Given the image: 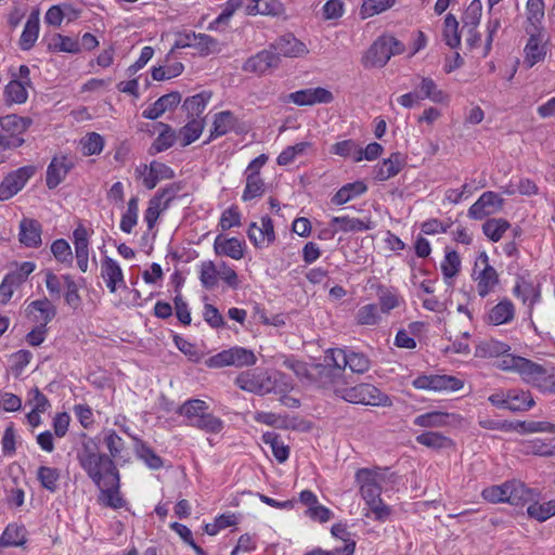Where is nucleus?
Returning a JSON list of instances; mask_svg holds the SVG:
<instances>
[{
  "mask_svg": "<svg viewBox=\"0 0 555 555\" xmlns=\"http://www.w3.org/2000/svg\"><path fill=\"white\" fill-rule=\"evenodd\" d=\"M79 466L96 487L105 483L116 485L119 481V473L114 461L99 449L93 438H85L76 451Z\"/></svg>",
  "mask_w": 555,
  "mask_h": 555,
  "instance_id": "nucleus-1",
  "label": "nucleus"
},
{
  "mask_svg": "<svg viewBox=\"0 0 555 555\" xmlns=\"http://www.w3.org/2000/svg\"><path fill=\"white\" fill-rule=\"evenodd\" d=\"M384 479L385 474L380 469L361 468L356 473L361 495L377 520H384L390 515V508L380 499V482Z\"/></svg>",
  "mask_w": 555,
  "mask_h": 555,
  "instance_id": "nucleus-2",
  "label": "nucleus"
},
{
  "mask_svg": "<svg viewBox=\"0 0 555 555\" xmlns=\"http://www.w3.org/2000/svg\"><path fill=\"white\" fill-rule=\"evenodd\" d=\"M335 395L347 402L374 406H390V398L372 384H359L350 388H335Z\"/></svg>",
  "mask_w": 555,
  "mask_h": 555,
  "instance_id": "nucleus-3",
  "label": "nucleus"
},
{
  "mask_svg": "<svg viewBox=\"0 0 555 555\" xmlns=\"http://www.w3.org/2000/svg\"><path fill=\"white\" fill-rule=\"evenodd\" d=\"M179 412L188 418L192 426L211 433L221 430L222 425L220 420L208 413V405L203 400H189L180 406Z\"/></svg>",
  "mask_w": 555,
  "mask_h": 555,
  "instance_id": "nucleus-4",
  "label": "nucleus"
},
{
  "mask_svg": "<svg viewBox=\"0 0 555 555\" xmlns=\"http://www.w3.org/2000/svg\"><path fill=\"white\" fill-rule=\"evenodd\" d=\"M312 370L314 371L313 386L322 388L332 387L334 391L335 388H339L338 385L343 377V370L337 357L334 354V349H328L324 357V362L314 364Z\"/></svg>",
  "mask_w": 555,
  "mask_h": 555,
  "instance_id": "nucleus-5",
  "label": "nucleus"
},
{
  "mask_svg": "<svg viewBox=\"0 0 555 555\" xmlns=\"http://www.w3.org/2000/svg\"><path fill=\"white\" fill-rule=\"evenodd\" d=\"M31 125V119L22 117L15 114L7 115L0 118V128L3 131L1 134L5 141H10L11 146H21L24 143L22 134Z\"/></svg>",
  "mask_w": 555,
  "mask_h": 555,
  "instance_id": "nucleus-6",
  "label": "nucleus"
},
{
  "mask_svg": "<svg viewBox=\"0 0 555 555\" xmlns=\"http://www.w3.org/2000/svg\"><path fill=\"white\" fill-rule=\"evenodd\" d=\"M135 175L141 179L142 184L149 189H154L162 180L171 179L173 171L167 165L159 162H152L151 164H141L135 168Z\"/></svg>",
  "mask_w": 555,
  "mask_h": 555,
  "instance_id": "nucleus-7",
  "label": "nucleus"
},
{
  "mask_svg": "<svg viewBox=\"0 0 555 555\" xmlns=\"http://www.w3.org/2000/svg\"><path fill=\"white\" fill-rule=\"evenodd\" d=\"M504 199L495 192H485L468 209V217L481 220L490 215L500 211Z\"/></svg>",
  "mask_w": 555,
  "mask_h": 555,
  "instance_id": "nucleus-8",
  "label": "nucleus"
},
{
  "mask_svg": "<svg viewBox=\"0 0 555 555\" xmlns=\"http://www.w3.org/2000/svg\"><path fill=\"white\" fill-rule=\"evenodd\" d=\"M33 175V167H21L10 172L0 183V201L10 199L17 194Z\"/></svg>",
  "mask_w": 555,
  "mask_h": 555,
  "instance_id": "nucleus-9",
  "label": "nucleus"
},
{
  "mask_svg": "<svg viewBox=\"0 0 555 555\" xmlns=\"http://www.w3.org/2000/svg\"><path fill=\"white\" fill-rule=\"evenodd\" d=\"M25 318L38 325L47 326L56 314L55 307L46 297L25 302L24 307Z\"/></svg>",
  "mask_w": 555,
  "mask_h": 555,
  "instance_id": "nucleus-10",
  "label": "nucleus"
},
{
  "mask_svg": "<svg viewBox=\"0 0 555 555\" xmlns=\"http://www.w3.org/2000/svg\"><path fill=\"white\" fill-rule=\"evenodd\" d=\"M413 386L418 389H429L435 391H455L463 387V382L456 377L448 375H423L413 380Z\"/></svg>",
  "mask_w": 555,
  "mask_h": 555,
  "instance_id": "nucleus-11",
  "label": "nucleus"
},
{
  "mask_svg": "<svg viewBox=\"0 0 555 555\" xmlns=\"http://www.w3.org/2000/svg\"><path fill=\"white\" fill-rule=\"evenodd\" d=\"M101 278L111 293L126 287V281L120 264L113 258L105 256L101 260Z\"/></svg>",
  "mask_w": 555,
  "mask_h": 555,
  "instance_id": "nucleus-12",
  "label": "nucleus"
},
{
  "mask_svg": "<svg viewBox=\"0 0 555 555\" xmlns=\"http://www.w3.org/2000/svg\"><path fill=\"white\" fill-rule=\"evenodd\" d=\"M275 388L269 372L261 367L245 371V391L264 395Z\"/></svg>",
  "mask_w": 555,
  "mask_h": 555,
  "instance_id": "nucleus-13",
  "label": "nucleus"
},
{
  "mask_svg": "<svg viewBox=\"0 0 555 555\" xmlns=\"http://www.w3.org/2000/svg\"><path fill=\"white\" fill-rule=\"evenodd\" d=\"M270 48L275 53L286 57H301L309 53L306 44L297 39L293 34H284L276 38L270 44Z\"/></svg>",
  "mask_w": 555,
  "mask_h": 555,
  "instance_id": "nucleus-14",
  "label": "nucleus"
},
{
  "mask_svg": "<svg viewBox=\"0 0 555 555\" xmlns=\"http://www.w3.org/2000/svg\"><path fill=\"white\" fill-rule=\"evenodd\" d=\"M480 264L483 266L482 270L479 272L476 278L477 281V291L480 297H486L490 292L493 291L495 285L499 283V274L496 270L489 264V258L486 253H481L478 260L475 263V267Z\"/></svg>",
  "mask_w": 555,
  "mask_h": 555,
  "instance_id": "nucleus-15",
  "label": "nucleus"
},
{
  "mask_svg": "<svg viewBox=\"0 0 555 555\" xmlns=\"http://www.w3.org/2000/svg\"><path fill=\"white\" fill-rule=\"evenodd\" d=\"M281 62V57L278 53L269 50H262L258 52L256 55L249 57L245 62V70H249L257 75H264L270 73L272 69L279 67Z\"/></svg>",
  "mask_w": 555,
  "mask_h": 555,
  "instance_id": "nucleus-16",
  "label": "nucleus"
},
{
  "mask_svg": "<svg viewBox=\"0 0 555 555\" xmlns=\"http://www.w3.org/2000/svg\"><path fill=\"white\" fill-rule=\"evenodd\" d=\"M333 99V93L322 87L302 89L288 95L289 102L299 106L314 105L319 103L327 104L331 103Z\"/></svg>",
  "mask_w": 555,
  "mask_h": 555,
  "instance_id": "nucleus-17",
  "label": "nucleus"
},
{
  "mask_svg": "<svg viewBox=\"0 0 555 555\" xmlns=\"http://www.w3.org/2000/svg\"><path fill=\"white\" fill-rule=\"evenodd\" d=\"M247 234L256 247L269 246L275 238L272 219L269 216H264L260 220V225L251 223Z\"/></svg>",
  "mask_w": 555,
  "mask_h": 555,
  "instance_id": "nucleus-18",
  "label": "nucleus"
},
{
  "mask_svg": "<svg viewBox=\"0 0 555 555\" xmlns=\"http://www.w3.org/2000/svg\"><path fill=\"white\" fill-rule=\"evenodd\" d=\"M334 354L337 357L338 362L340 363L343 372L346 366H348L351 372L363 374L369 371L371 361L369 358L362 352H349L347 353L345 350L335 348Z\"/></svg>",
  "mask_w": 555,
  "mask_h": 555,
  "instance_id": "nucleus-19",
  "label": "nucleus"
},
{
  "mask_svg": "<svg viewBox=\"0 0 555 555\" xmlns=\"http://www.w3.org/2000/svg\"><path fill=\"white\" fill-rule=\"evenodd\" d=\"M175 197V191L171 189H164L159 194L154 196L149 202V207L144 214V220L147 223L149 229H152L156 223L160 212L165 210L169 203Z\"/></svg>",
  "mask_w": 555,
  "mask_h": 555,
  "instance_id": "nucleus-20",
  "label": "nucleus"
},
{
  "mask_svg": "<svg viewBox=\"0 0 555 555\" xmlns=\"http://www.w3.org/2000/svg\"><path fill=\"white\" fill-rule=\"evenodd\" d=\"M72 167L73 163L67 156L53 157L47 169L48 188L55 189L66 178Z\"/></svg>",
  "mask_w": 555,
  "mask_h": 555,
  "instance_id": "nucleus-21",
  "label": "nucleus"
},
{
  "mask_svg": "<svg viewBox=\"0 0 555 555\" xmlns=\"http://www.w3.org/2000/svg\"><path fill=\"white\" fill-rule=\"evenodd\" d=\"M498 367L503 371L517 372L526 383L530 374H532V370H537L535 362L513 354H507L499 360Z\"/></svg>",
  "mask_w": 555,
  "mask_h": 555,
  "instance_id": "nucleus-22",
  "label": "nucleus"
},
{
  "mask_svg": "<svg viewBox=\"0 0 555 555\" xmlns=\"http://www.w3.org/2000/svg\"><path fill=\"white\" fill-rule=\"evenodd\" d=\"M243 361V348L232 347L209 357L205 364L210 369H221L225 366H238Z\"/></svg>",
  "mask_w": 555,
  "mask_h": 555,
  "instance_id": "nucleus-23",
  "label": "nucleus"
},
{
  "mask_svg": "<svg viewBox=\"0 0 555 555\" xmlns=\"http://www.w3.org/2000/svg\"><path fill=\"white\" fill-rule=\"evenodd\" d=\"M537 370H532L527 383L543 392L555 393V369H546L535 363Z\"/></svg>",
  "mask_w": 555,
  "mask_h": 555,
  "instance_id": "nucleus-24",
  "label": "nucleus"
},
{
  "mask_svg": "<svg viewBox=\"0 0 555 555\" xmlns=\"http://www.w3.org/2000/svg\"><path fill=\"white\" fill-rule=\"evenodd\" d=\"M102 440L113 461H128V451L125 441L113 429H104L102 431Z\"/></svg>",
  "mask_w": 555,
  "mask_h": 555,
  "instance_id": "nucleus-25",
  "label": "nucleus"
},
{
  "mask_svg": "<svg viewBox=\"0 0 555 555\" xmlns=\"http://www.w3.org/2000/svg\"><path fill=\"white\" fill-rule=\"evenodd\" d=\"M390 57L391 51L387 50L383 38H379L370 47L362 63L365 67H384Z\"/></svg>",
  "mask_w": 555,
  "mask_h": 555,
  "instance_id": "nucleus-26",
  "label": "nucleus"
},
{
  "mask_svg": "<svg viewBox=\"0 0 555 555\" xmlns=\"http://www.w3.org/2000/svg\"><path fill=\"white\" fill-rule=\"evenodd\" d=\"M20 242L30 248L41 245V225L34 219H23L20 223Z\"/></svg>",
  "mask_w": 555,
  "mask_h": 555,
  "instance_id": "nucleus-27",
  "label": "nucleus"
},
{
  "mask_svg": "<svg viewBox=\"0 0 555 555\" xmlns=\"http://www.w3.org/2000/svg\"><path fill=\"white\" fill-rule=\"evenodd\" d=\"M215 250L218 255L228 256L233 259L243 257V246L238 238L218 235L214 243Z\"/></svg>",
  "mask_w": 555,
  "mask_h": 555,
  "instance_id": "nucleus-28",
  "label": "nucleus"
},
{
  "mask_svg": "<svg viewBox=\"0 0 555 555\" xmlns=\"http://www.w3.org/2000/svg\"><path fill=\"white\" fill-rule=\"evenodd\" d=\"M39 12L34 11L27 18V22L24 26L23 33L21 35L20 44L23 50H29L38 39L39 36Z\"/></svg>",
  "mask_w": 555,
  "mask_h": 555,
  "instance_id": "nucleus-29",
  "label": "nucleus"
},
{
  "mask_svg": "<svg viewBox=\"0 0 555 555\" xmlns=\"http://www.w3.org/2000/svg\"><path fill=\"white\" fill-rule=\"evenodd\" d=\"M403 167V159L400 153H392L389 158L384 162L375 170V179L378 181H386L391 177L397 176Z\"/></svg>",
  "mask_w": 555,
  "mask_h": 555,
  "instance_id": "nucleus-30",
  "label": "nucleus"
},
{
  "mask_svg": "<svg viewBox=\"0 0 555 555\" xmlns=\"http://www.w3.org/2000/svg\"><path fill=\"white\" fill-rule=\"evenodd\" d=\"M36 268L37 264L34 261L13 262L4 278L20 288Z\"/></svg>",
  "mask_w": 555,
  "mask_h": 555,
  "instance_id": "nucleus-31",
  "label": "nucleus"
},
{
  "mask_svg": "<svg viewBox=\"0 0 555 555\" xmlns=\"http://www.w3.org/2000/svg\"><path fill=\"white\" fill-rule=\"evenodd\" d=\"M30 85L17 79L11 80L4 88V100L8 104H23L28 99V88Z\"/></svg>",
  "mask_w": 555,
  "mask_h": 555,
  "instance_id": "nucleus-32",
  "label": "nucleus"
},
{
  "mask_svg": "<svg viewBox=\"0 0 555 555\" xmlns=\"http://www.w3.org/2000/svg\"><path fill=\"white\" fill-rule=\"evenodd\" d=\"M366 190L367 186L363 181L347 183L335 193L332 197V203L337 206L344 205L356 196L365 193Z\"/></svg>",
  "mask_w": 555,
  "mask_h": 555,
  "instance_id": "nucleus-33",
  "label": "nucleus"
},
{
  "mask_svg": "<svg viewBox=\"0 0 555 555\" xmlns=\"http://www.w3.org/2000/svg\"><path fill=\"white\" fill-rule=\"evenodd\" d=\"M248 14L280 16L284 7L279 0H253L246 8Z\"/></svg>",
  "mask_w": 555,
  "mask_h": 555,
  "instance_id": "nucleus-34",
  "label": "nucleus"
},
{
  "mask_svg": "<svg viewBox=\"0 0 555 555\" xmlns=\"http://www.w3.org/2000/svg\"><path fill=\"white\" fill-rule=\"evenodd\" d=\"M26 542V529L16 524L7 526L0 535V546H21Z\"/></svg>",
  "mask_w": 555,
  "mask_h": 555,
  "instance_id": "nucleus-35",
  "label": "nucleus"
},
{
  "mask_svg": "<svg viewBox=\"0 0 555 555\" xmlns=\"http://www.w3.org/2000/svg\"><path fill=\"white\" fill-rule=\"evenodd\" d=\"M507 410L513 412L527 411L534 405L533 397L529 391L517 389L507 391Z\"/></svg>",
  "mask_w": 555,
  "mask_h": 555,
  "instance_id": "nucleus-36",
  "label": "nucleus"
},
{
  "mask_svg": "<svg viewBox=\"0 0 555 555\" xmlns=\"http://www.w3.org/2000/svg\"><path fill=\"white\" fill-rule=\"evenodd\" d=\"M514 314V305L512 304L511 300L504 299L490 310L488 318L491 324L501 325L512 321Z\"/></svg>",
  "mask_w": 555,
  "mask_h": 555,
  "instance_id": "nucleus-37",
  "label": "nucleus"
},
{
  "mask_svg": "<svg viewBox=\"0 0 555 555\" xmlns=\"http://www.w3.org/2000/svg\"><path fill=\"white\" fill-rule=\"evenodd\" d=\"M203 129L204 120L202 118H192L179 130L178 141L182 146L190 145L201 137Z\"/></svg>",
  "mask_w": 555,
  "mask_h": 555,
  "instance_id": "nucleus-38",
  "label": "nucleus"
},
{
  "mask_svg": "<svg viewBox=\"0 0 555 555\" xmlns=\"http://www.w3.org/2000/svg\"><path fill=\"white\" fill-rule=\"evenodd\" d=\"M61 470L56 467L41 465L37 469V479L41 487L49 492H55L59 488Z\"/></svg>",
  "mask_w": 555,
  "mask_h": 555,
  "instance_id": "nucleus-39",
  "label": "nucleus"
},
{
  "mask_svg": "<svg viewBox=\"0 0 555 555\" xmlns=\"http://www.w3.org/2000/svg\"><path fill=\"white\" fill-rule=\"evenodd\" d=\"M100 489L99 500L106 506L118 509L125 506L126 502L119 492V481L116 485L105 483Z\"/></svg>",
  "mask_w": 555,
  "mask_h": 555,
  "instance_id": "nucleus-40",
  "label": "nucleus"
},
{
  "mask_svg": "<svg viewBox=\"0 0 555 555\" xmlns=\"http://www.w3.org/2000/svg\"><path fill=\"white\" fill-rule=\"evenodd\" d=\"M331 224H337L339 228L337 229L343 232H357V231H364V230H371L375 227V224L370 220H360L358 218H350V217H334L331 220Z\"/></svg>",
  "mask_w": 555,
  "mask_h": 555,
  "instance_id": "nucleus-41",
  "label": "nucleus"
},
{
  "mask_svg": "<svg viewBox=\"0 0 555 555\" xmlns=\"http://www.w3.org/2000/svg\"><path fill=\"white\" fill-rule=\"evenodd\" d=\"M527 31L530 34V38L525 47V63L528 67H532L544 59L545 50L544 47L541 46V39L530 30Z\"/></svg>",
  "mask_w": 555,
  "mask_h": 555,
  "instance_id": "nucleus-42",
  "label": "nucleus"
},
{
  "mask_svg": "<svg viewBox=\"0 0 555 555\" xmlns=\"http://www.w3.org/2000/svg\"><path fill=\"white\" fill-rule=\"evenodd\" d=\"M314 364H308L302 361L287 359L284 361V366L292 370L295 375L299 378L302 385L305 386H313L314 379Z\"/></svg>",
  "mask_w": 555,
  "mask_h": 555,
  "instance_id": "nucleus-43",
  "label": "nucleus"
},
{
  "mask_svg": "<svg viewBox=\"0 0 555 555\" xmlns=\"http://www.w3.org/2000/svg\"><path fill=\"white\" fill-rule=\"evenodd\" d=\"M157 129L159 131L157 138L152 144V149L156 152H163L173 145L178 137L175 130L167 124L158 122Z\"/></svg>",
  "mask_w": 555,
  "mask_h": 555,
  "instance_id": "nucleus-44",
  "label": "nucleus"
},
{
  "mask_svg": "<svg viewBox=\"0 0 555 555\" xmlns=\"http://www.w3.org/2000/svg\"><path fill=\"white\" fill-rule=\"evenodd\" d=\"M104 138L96 132H88L79 141V147L85 156H93L102 153L104 149Z\"/></svg>",
  "mask_w": 555,
  "mask_h": 555,
  "instance_id": "nucleus-45",
  "label": "nucleus"
},
{
  "mask_svg": "<svg viewBox=\"0 0 555 555\" xmlns=\"http://www.w3.org/2000/svg\"><path fill=\"white\" fill-rule=\"evenodd\" d=\"M262 440L266 444H269L274 457L283 463L288 459L289 448L284 444L280 436L276 433H266L262 436Z\"/></svg>",
  "mask_w": 555,
  "mask_h": 555,
  "instance_id": "nucleus-46",
  "label": "nucleus"
},
{
  "mask_svg": "<svg viewBox=\"0 0 555 555\" xmlns=\"http://www.w3.org/2000/svg\"><path fill=\"white\" fill-rule=\"evenodd\" d=\"M139 217V201L137 197H132L128 202L127 210L121 216L120 230L125 233H131L133 228L138 223Z\"/></svg>",
  "mask_w": 555,
  "mask_h": 555,
  "instance_id": "nucleus-47",
  "label": "nucleus"
},
{
  "mask_svg": "<svg viewBox=\"0 0 555 555\" xmlns=\"http://www.w3.org/2000/svg\"><path fill=\"white\" fill-rule=\"evenodd\" d=\"M420 91L422 93L420 95L421 100L429 99L435 103H443L448 99L447 94L439 90L436 82L428 77L422 78Z\"/></svg>",
  "mask_w": 555,
  "mask_h": 555,
  "instance_id": "nucleus-48",
  "label": "nucleus"
},
{
  "mask_svg": "<svg viewBox=\"0 0 555 555\" xmlns=\"http://www.w3.org/2000/svg\"><path fill=\"white\" fill-rule=\"evenodd\" d=\"M332 153L343 157L352 156L356 163L363 159V150L352 140H344L335 143L332 146Z\"/></svg>",
  "mask_w": 555,
  "mask_h": 555,
  "instance_id": "nucleus-49",
  "label": "nucleus"
},
{
  "mask_svg": "<svg viewBox=\"0 0 555 555\" xmlns=\"http://www.w3.org/2000/svg\"><path fill=\"white\" fill-rule=\"evenodd\" d=\"M64 299L65 302L74 310L81 306L79 286L69 274H64Z\"/></svg>",
  "mask_w": 555,
  "mask_h": 555,
  "instance_id": "nucleus-50",
  "label": "nucleus"
},
{
  "mask_svg": "<svg viewBox=\"0 0 555 555\" xmlns=\"http://www.w3.org/2000/svg\"><path fill=\"white\" fill-rule=\"evenodd\" d=\"M443 39L446 43L452 49L457 48L461 43L459 22L456 21L455 16L450 13L444 18Z\"/></svg>",
  "mask_w": 555,
  "mask_h": 555,
  "instance_id": "nucleus-51",
  "label": "nucleus"
},
{
  "mask_svg": "<svg viewBox=\"0 0 555 555\" xmlns=\"http://www.w3.org/2000/svg\"><path fill=\"white\" fill-rule=\"evenodd\" d=\"M416 441L420 444H423L427 448H431L435 450H439V449H443V448H448V447L452 446L451 439H449L448 437H446L439 433H435V431H427V433L418 435L416 437Z\"/></svg>",
  "mask_w": 555,
  "mask_h": 555,
  "instance_id": "nucleus-52",
  "label": "nucleus"
},
{
  "mask_svg": "<svg viewBox=\"0 0 555 555\" xmlns=\"http://www.w3.org/2000/svg\"><path fill=\"white\" fill-rule=\"evenodd\" d=\"M531 491L520 481H509V491L507 503L512 505H522L531 500Z\"/></svg>",
  "mask_w": 555,
  "mask_h": 555,
  "instance_id": "nucleus-53",
  "label": "nucleus"
},
{
  "mask_svg": "<svg viewBox=\"0 0 555 555\" xmlns=\"http://www.w3.org/2000/svg\"><path fill=\"white\" fill-rule=\"evenodd\" d=\"M210 100V94L207 92L197 93L193 96L188 98L184 101V107L189 115L193 118H199V115L206 108Z\"/></svg>",
  "mask_w": 555,
  "mask_h": 555,
  "instance_id": "nucleus-54",
  "label": "nucleus"
},
{
  "mask_svg": "<svg viewBox=\"0 0 555 555\" xmlns=\"http://www.w3.org/2000/svg\"><path fill=\"white\" fill-rule=\"evenodd\" d=\"M508 228V221L502 218L489 219L482 224L485 235L493 242L500 241Z\"/></svg>",
  "mask_w": 555,
  "mask_h": 555,
  "instance_id": "nucleus-55",
  "label": "nucleus"
},
{
  "mask_svg": "<svg viewBox=\"0 0 555 555\" xmlns=\"http://www.w3.org/2000/svg\"><path fill=\"white\" fill-rule=\"evenodd\" d=\"M234 124L235 118L230 112L218 113L212 122L211 137L217 138L228 133L234 127Z\"/></svg>",
  "mask_w": 555,
  "mask_h": 555,
  "instance_id": "nucleus-56",
  "label": "nucleus"
},
{
  "mask_svg": "<svg viewBox=\"0 0 555 555\" xmlns=\"http://www.w3.org/2000/svg\"><path fill=\"white\" fill-rule=\"evenodd\" d=\"M449 414L434 411L418 415L414 424L421 427H441L448 424Z\"/></svg>",
  "mask_w": 555,
  "mask_h": 555,
  "instance_id": "nucleus-57",
  "label": "nucleus"
},
{
  "mask_svg": "<svg viewBox=\"0 0 555 555\" xmlns=\"http://www.w3.org/2000/svg\"><path fill=\"white\" fill-rule=\"evenodd\" d=\"M396 0H363L360 14L362 18L379 14L395 4Z\"/></svg>",
  "mask_w": 555,
  "mask_h": 555,
  "instance_id": "nucleus-58",
  "label": "nucleus"
},
{
  "mask_svg": "<svg viewBox=\"0 0 555 555\" xmlns=\"http://www.w3.org/2000/svg\"><path fill=\"white\" fill-rule=\"evenodd\" d=\"M528 515L539 521H544L555 515V500L543 504L533 503L528 509Z\"/></svg>",
  "mask_w": 555,
  "mask_h": 555,
  "instance_id": "nucleus-59",
  "label": "nucleus"
},
{
  "mask_svg": "<svg viewBox=\"0 0 555 555\" xmlns=\"http://www.w3.org/2000/svg\"><path fill=\"white\" fill-rule=\"evenodd\" d=\"M51 253L54 258L61 262L70 264L73 261V251L67 241L60 238L55 240L51 245Z\"/></svg>",
  "mask_w": 555,
  "mask_h": 555,
  "instance_id": "nucleus-60",
  "label": "nucleus"
},
{
  "mask_svg": "<svg viewBox=\"0 0 555 555\" xmlns=\"http://www.w3.org/2000/svg\"><path fill=\"white\" fill-rule=\"evenodd\" d=\"M90 231L82 224H79L73 232V243L75 247V254L89 253V238Z\"/></svg>",
  "mask_w": 555,
  "mask_h": 555,
  "instance_id": "nucleus-61",
  "label": "nucleus"
},
{
  "mask_svg": "<svg viewBox=\"0 0 555 555\" xmlns=\"http://www.w3.org/2000/svg\"><path fill=\"white\" fill-rule=\"evenodd\" d=\"M50 48L59 52L77 53L80 51V47L77 40L62 35H56L51 43Z\"/></svg>",
  "mask_w": 555,
  "mask_h": 555,
  "instance_id": "nucleus-62",
  "label": "nucleus"
},
{
  "mask_svg": "<svg viewBox=\"0 0 555 555\" xmlns=\"http://www.w3.org/2000/svg\"><path fill=\"white\" fill-rule=\"evenodd\" d=\"M192 48L196 49L201 55H209L219 51L217 40L206 34H197Z\"/></svg>",
  "mask_w": 555,
  "mask_h": 555,
  "instance_id": "nucleus-63",
  "label": "nucleus"
},
{
  "mask_svg": "<svg viewBox=\"0 0 555 555\" xmlns=\"http://www.w3.org/2000/svg\"><path fill=\"white\" fill-rule=\"evenodd\" d=\"M358 324L375 325L379 320L378 308L376 305L370 304L361 307L356 315Z\"/></svg>",
  "mask_w": 555,
  "mask_h": 555,
  "instance_id": "nucleus-64",
  "label": "nucleus"
}]
</instances>
